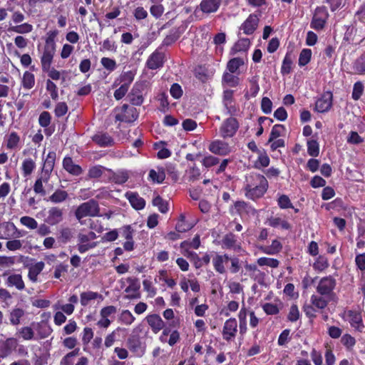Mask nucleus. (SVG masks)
<instances>
[{
    "mask_svg": "<svg viewBox=\"0 0 365 365\" xmlns=\"http://www.w3.org/2000/svg\"><path fill=\"white\" fill-rule=\"evenodd\" d=\"M269 187L266 178L260 174L252 173L246 176L244 184L245 195L255 200L263 197Z\"/></svg>",
    "mask_w": 365,
    "mask_h": 365,
    "instance_id": "obj_1",
    "label": "nucleus"
},
{
    "mask_svg": "<svg viewBox=\"0 0 365 365\" xmlns=\"http://www.w3.org/2000/svg\"><path fill=\"white\" fill-rule=\"evenodd\" d=\"M76 220L81 224H84L82 220L86 217H95L101 216L100 207L97 200L91 199L86 202L80 204L74 212Z\"/></svg>",
    "mask_w": 365,
    "mask_h": 365,
    "instance_id": "obj_2",
    "label": "nucleus"
},
{
    "mask_svg": "<svg viewBox=\"0 0 365 365\" xmlns=\"http://www.w3.org/2000/svg\"><path fill=\"white\" fill-rule=\"evenodd\" d=\"M97 238L96 234L93 231L84 232L81 230L78 235V250L80 253H85L88 250L95 248L98 245L97 242H91Z\"/></svg>",
    "mask_w": 365,
    "mask_h": 365,
    "instance_id": "obj_3",
    "label": "nucleus"
},
{
    "mask_svg": "<svg viewBox=\"0 0 365 365\" xmlns=\"http://www.w3.org/2000/svg\"><path fill=\"white\" fill-rule=\"evenodd\" d=\"M116 111L118 113L115 114V120L120 122L133 123L139 116L138 110L134 107L128 106L127 104L123 105Z\"/></svg>",
    "mask_w": 365,
    "mask_h": 365,
    "instance_id": "obj_4",
    "label": "nucleus"
},
{
    "mask_svg": "<svg viewBox=\"0 0 365 365\" xmlns=\"http://www.w3.org/2000/svg\"><path fill=\"white\" fill-rule=\"evenodd\" d=\"M329 16L328 11L325 6H317L310 24L311 28L317 31L322 30Z\"/></svg>",
    "mask_w": 365,
    "mask_h": 365,
    "instance_id": "obj_5",
    "label": "nucleus"
},
{
    "mask_svg": "<svg viewBox=\"0 0 365 365\" xmlns=\"http://www.w3.org/2000/svg\"><path fill=\"white\" fill-rule=\"evenodd\" d=\"M239 128L236 118H228L223 121L219 129L220 135L223 138L233 137Z\"/></svg>",
    "mask_w": 365,
    "mask_h": 365,
    "instance_id": "obj_6",
    "label": "nucleus"
},
{
    "mask_svg": "<svg viewBox=\"0 0 365 365\" xmlns=\"http://www.w3.org/2000/svg\"><path fill=\"white\" fill-rule=\"evenodd\" d=\"M343 318L348 321L351 327L359 332H363L365 326L363 323L361 314L356 310L345 311Z\"/></svg>",
    "mask_w": 365,
    "mask_h": 365,
    "instance_id": "obj_7",
    "label": "nucleus"
},
{
    "mask_svg": "<svg viewBox=\"0 0 365 365\" xmlns=\"http://www.w3.org/2000/svg\"><path fill=\"white\" fill-rule=\"evenodd\" d=\"M336 284V279L332 276L322 277L317 287V292L322 296H331Z\"/></svg>",
    "mask_w": 365,
    "mask_h": 365,
    "instance_id": "obj_8",
    "label": "nucleus"
},
{
    "mask_svg": "<svg viewBox=\"0 0 365 365\" xmlns=\"http://www.w3.org/2000/svg\"><path fill=\"white\" fill-rule=\"evenodd\" d=\"M165 63V53L161 48H158L147 59L146 66L151 70L162 68Z\"/></svg>",
    "mask_w": 365,
    "mask_h": 365,
    "instance_id": "obj_9",
    "label": "nucleus"
},
{
    "mask_svg": "<svg viewBox=\"0 0 365 365\" xmlns=\"http://www.w3.org/2000/svg\"><path fill=\"white\" fill-rule=\"evenodd\" d=\"M237 332V322L235 318L227 319L222 328V338L227 341L233 340Z\"/></svg>",
    "mask_w": 365,
    "mask_h": 365,
    "instance_id": "obj_10",
    "label": "nucleus"
},
{
    "mask_svg": "<svg viewBox=\"0 0 365 365\" xmlns=\"http://www.w3.org/2000/svg\"><path fill=\"white\" fill-rule=\"evenodd\" d=\"M63 212L58 207H50L46 213L44 222L49 225L54 226L63 221Z\"/></svg>",
    "mask_w": 365,
    "mask_h": 365,
    "instance_id": "obj_11",
    "label": "nucleus"
},
{
    "mask_svg": "<svg viewBox=\"0 0 365 365\" xmlns=\"http://www.w3.org/2000/svg\"><path fill=\"white\" fill-rule=\"evenodd\" d=\"M220 5L221 0H202L195 8V13H197L198 11L205 14L215 13L219 9Z\"/></svg>",
    "mask_w": 365,
    "mask_h": 365,
    "instance_id": "obj_12",
    "label": "nucleus"
},
{
    "mask_svg": "<svg viewBox=\"0 0 365 365\" xmlns=\"http://www.w3.org/2000/svg\"><path fill=\"white\" fill-rule=\"evenodd\" d=\"M145 86L141 83H135L130 93L128 94L130 102L134 106H140L143 104V91Z\"/></svg>",
    "mask_w": 365,
    "mask_h": 365,
    "instance_id": "obj_13",
    "label": "nucleus"
},
{
    "mask_svg": "<svg viewBox=\"0 0 365 365\" xmlns=\"http://www.w3.org/2000/svg\"><path fill=\"white\" fill-rule=\"evenodd\" d=\"M332 97L331 92H324L315 103L316 111L319 113L327 112L332 106Z\"/></svg>",
    "mask_w": 365,
    "mask_h": 365,
    "instance_id": "obj_14",
    "label": "nucleus"
},
{
    "mask_svg": "<svg viewBox=\"0 0 365 365\" xmlns=\"http://www.w3.org/2000/svg\"><path fill=\"white\" fill-rule=\"evenodd\" d=\"M221 246L223 249L232 250L235 252L241 250V243L238 240V237L232 232H229L222 237Z\"/></svg>",
    "mask_w": 365,
    "mask_h": 365,
    "instance_id": "obj_15",
    "label": "nucleus"
},
{
    "mask_svg": "<svg viewBox=\"0 0 365 365\" xmlns=\"http://www.w3.org/2000/svg\"><path fill=\"white\" fill-rule=\"evenodd\" d=\"M208 149L211 153L219 155H227L231 152L229 143L222 140H215L211 142Z\"/></svg>",
    "mask_w": 365,
    "mask_h": 365,
    "instance_id": "obj_16",
    "label": "nucleus"
},
{
    "mask_svg": "<svg viewBox=\"0 0 365 365\" xmlns=\"http://www.w3.org/2000/svg\"><path fill=\"white\" fill-rule=\"evenodd\" d=\"M259 17L255 14H250L244 23L240 26V30L246 35L252 34L257 29L259 24Z\"/></svg>",
    "mask_w": 365,
    "mask_h": 365,
    "instance_id": "obj_17",
    "label": "nucleus"
},
{
    "mask_svg": "<svg viewBox=\"0 0 365 365\" xmlns=\"http://www.w3.org/2000/svg\"><path fill=\"white\" fill-rule=\"evenodd\" d=\"M234 91L226 89L223 91L222 103L227 114L235 115L237 112L236 106L234 104Z\"/></svg>",
    "mask_w": 365,
    "mask_h": 365,
    "instance_id": "obj_18",
    "label": "nucleus"
},
{
    "mask_svg": "<svg viewBox=\"0 0 365 365\" xmlns=\"http://www.w3.org/2000/svg\"><path fill=\"white\" fill-rule=\"evenodd\" d=\"M234 207L237 213L242 217L255 216L257 213V210L250 203L245 201H236Z\"/></svg>",
    "mask_w": 365,
    "mask_h": 365,
    "instance_id": "obj_19",
    "label": "nucleus"
},
{
    "mask_svg": "<svg viewBox=\"0 0 365 365\" xmlns=\"http://www.w3.org/2000/svg\"><path fill=\"white\" fill-rule=\"evenodd\" d=\"M125 197L128 200L132 207L136 210H143L145 206V200L136 192H126Z\"/></svg>",
    "mask_w": 365,
    "mask_h": 365,
    "instance_id": "obj_20",
    "label": "nucleus"
},
{
    "mask_svg": "<svg viewBox=\"0 0 365 365\" xmlns=\"http://www.w3.org/2000/svg\"><path fill=\"white\" fill-rule=\"evenodd\" d=\"M145 320L150 327L152 331L155 334L158 333L163 329L165 323L162 318L157 314H149L145 317Z\"/></svg>",
    "mask_w": 365,
    "mask_h": 365,
    "instance_id": "obj_21",
    "label": "nucleus"
},
{
    "mask_svg": "<svg viewBox=\"0 0 365 365\" xmlns=\"http://www.w3.org/2000/svg\"><path fill=\"white\" fill-rule=\"evenodd\" d=\"M230 256L227 254L216 255L212 259V264L215 270L219 274H224L226 272L225 264L229 262Z\"/></svg>",
    "mask_w": 365,
    "mask_h": 365,
    "instance_id": "obj_22",
    "label": "nucleus"
},
{
    "mask_svg": "<svg viewBox=\"0 0 365 365\" xmlns=\"http://www.w3.org/2000/svg\"><path fill=\"white\" fill-rule=\"evenodd\" d=\"M127 282L129 285L125 288V292L128 293L126 297L128 299H137L139 298V294H137L140 285L137 278L128 277Z\"/></svg>",
    "mask_w": 365,
    "mask_h": 365,
    "instance_id": "obj_23",
    "label": "nucleus"
},
{
    "mask_svg": "<svg viewBox=\"0 0 365 365\" xmlns=\"http://www.w3.org/2000/svg\"><path fill=\"white\" fill-rule=\"evenodd\" d=\"M16 231L17 228L13 222H4L0 226V239H9L14 235Z\"/></svg>",
    "mask_w": 365,
    "mask_h": 365,
    "instance_id": "obj_24",
    "label": "nucleus"
},
{
    "mask_svg": "<svg viewBox=\"0 0 365 365\" xmlns=\"http://www.w3.org/2000/svg\"><path fill=\"white\" fill-rule=\"evenodd\" d=\"M63 167L68 173L73 175H80L83 172L81 167L75 164L71 157H65L63 158Z\"/></svg>",
    "mask_w": 365,
    "mask_h": 365,
    "instance_id": "obj_25",
    "label": "nucleus"
},
{
    "mask_svg": "<svg viewBox=\"0 0 365 365\" xmlns=\"http://www.w3.org/2000/svg\"><path fill=\"white\" fill-rule=\"evenodd\" d=\"M8 287H16L18 290H23L25 284L20 274H12L9 275L5 282Z\"/></svg>",
    "mask_w": 365,
    "mask_h": 365,
    "instance_id": "obj_26",
    "label": "nucleus"
},
{
    "mask_svg": "<svg viewBox=\"0 0 365 365\" xmlns=\"http://www.w3.org/2000/svg\"><path fill=\"white\" fill-rule=\"evenodd\" d=\"M56 49L44 48L41 58V63L43 71H48L51 68Z\"/></svg>",
    "mask_w": 365,
    "mask_h": 365,
    "instance_id": "obj_27",
    "label": "nucleus"
},
{
    "mask_svg": "<svg viewBox=\"0 0 365 365\" xmlns=\"http://www.w3.org/2000/svg\"><path fill=\"white\" fill-rule=\"evenodd\" d=\"M56 153L55 151L48 152L46 159L44 160L42 172L43 175L50 177V174L52 172L55 160H56Z\"/></svg>",
    "mask_w": 365,
    "mask_h": 365,
    "instance_id": "obj_28",
    "label": "nucleus"
},
{
    "mask_svg": "<svg viewBox=\"0 0 365 365\" xmlns=\"http://www.w3.org/2000/svg\"><path fill=\"white\" fill-rule=\"evenodd\" d=\"M92 139L101 147L110 146L113 144V139L106 133H98Z\"/></svg>",
    "mask_w": 365,
    "mask_h": 365,
    "instance_id": "obj_29",
    "label": "nucleus"
},
{
    "mask_svg": "<svg viewBox=\"0 0 365 365\" xmlns=\"http://www.w3.org/2000/svg\"><path fill=\"white\" fill-rule=\"evenodd\" d=\"M235 73L225 71L222 78V83L223 86L228 87H236L240 84V79L235 75Z\"/></svg>",
    "mask_w": 365,
    "mask_h": 365,
    "instance_id": "obj_30",
    "label": "nucleus"
},
{
    "mask_svg": "<svg viewBox=\"0 0 365 365\" xmlns=\"http://www.w3.org/2000/svg\"><path fill=\"white\" fill-rule=\"evenodd\" d=\"M148 178L153 182L158 184L162 183L165 179V173L164 168L163 167H158L157 170L151 169L149 171Z\"/></svg>",
    "mask_w": 365,
    "mask_h": 365,
    "instance_id": "obj_31",
    "label": "nucleus"
},
{
    "mask_svg": "<svg viewBox=\"0 0 365 365\" xmlns=\"http://www.w3.org/2000/svg\"><path fill=\"white\" fill-rule=\"evenodd\" d=\"M18 341L16 338L11 337L4 342V348L1 354L2 358L8 356L11 351L17 347Z\"/></svg>",
    "mask_w": 365,
    "mask_h": 365,
    "instance_id": "obj_32",
    "label": "nucleus"
},
{
    "mask_svg": "<svg viewBox=\"0 0 365 365\" xmlns=\"http://www.w3.org/2000/svg\"><path fill=\"white\" fill-rule=\"evenodd\" d=\"M44 268V263L43 262H38L31 265L29 269L28 277L33 282H37L38 274L42 272Z\"/></svg>",
    "mask_w": 365,
    "mask_h": 365,
    "instance_id": "obj_33",
    "label": "nucleus"
},
{
    "mask_svg": "<svg viewBox=\"0 0 365 365\" xmlns=\"http://www.w3.org/2000/svg\"><path fill=\"white\" fill-rule=\"evenodd\" d=\"M97 299H102V295H101L98 292L92 291L84 292L81 294L80 302L83 307H86L91 300H95Z\"/></svg>",
    "mask_w": 365,
    "mask_h": 365,
    "instance_id": "obj_34",
    "label": "nucleus"
},
{
    "mask_svg": "<svg viewBox=\"0 0 365 365\" xmlns=\"http://www.w3.org/2000/svg\"><path fill=\"white\" fill-rule=\"evenodd\" d=\"M250 46V41L247 38H240L232 46V53L235 54L239 52H246Z\"/></svg>",
    "mask_w": 365,
    "mask_h": 365,
    "instance_id": "obj_35",
    "label": "nucleus"
},
{
    "mask_svg": "<svg viewBox=\"0 0 365 365\" xmlns=\"http://www.w3.org/2000/svg\"><path fill=\"white\" fill-rule=\"evenodd\" d=\"M128 347L135 354V356L138 357L142 356L145 353V348L141 345L140 341L138 339H128Z\"/></svg>",
    "mask_w": 365,
    "mask_h": 365,
    "instance_id": "obj_36",
    "label": "nucleus"
},
{
    "mask_svg": "<svg viewBox=\"0 0 365 365\" xmlns=\"http://www.w3.org/2000/svg\"><path fill=\"white\" fill-rule=\"evenodd\" d=\"M68 197V194L66 190L57 189L51 196H49L48 200L53 203L58 204L66 201Z\"/></svg>",
    "mask_w": 365,
    "mask_h": 365,
    "instance_id": "obj_37",
    "label": "nucleus"
},
{
    "mask_svg": "<svg viewBox=\"0 0 365 365\" xmlns=\"http://www.w3.org/2000/svg\"><path fill=\"white\" fill-rule=\"evenodd\" d=\"M48 179L49 176L43 174L36 180L34 190L36 194H40L42 196L46 195V190H44L43 184L48 182Z\"/></svg>",
    "mask_w": 365,
    "mask_h": 365,
    "instance_id": "obj_38",
    "label": "nucleus"
},
{
    "mask_svg": "<svg viewBox=\"0 0 365 365\" xmlns=\"http://www.w3.org/2000/svg\"><path fill=\"white\" fill-rule=\"evenodd\" d=\"M244 60L242 58H233L227 62L226 71L239 74L238 69L241 66L244 65Z\"/></svg>",
    "mask_w": 365,
    "mask_h": 365,
    "instance_id": "obj_39",
    "label": "nucleus"
},
{
    "mask_svg": "<svg viewBox=\"0 0 365 365\" xmlns=\"http://www.w3.org/2000/svg\"><path fill=\"white\" fill-rule=\"evenodd\" d=\"M24 315V311L21 308L12 309L9 314V321L12 325H18L21 322V319Z\"/></svg>",
    "mask_w": 365,
    "mask_h": 365,
    "instance_id": "obj_40",
    "label": "nucleus"
},
{
    "mask_svg": "<svg viewBox=\"0 0 365 365\" xmlns=\"http://www.w3.org/2000/svg\"><path fill=\"white\" fill-rule=\"evenodd\" d=\"M32 30H33V26L28 23H24L20 25L11 26L8 29V31L10 32H14V33L21 34L30 33L32 31Z\"/></svg>",
    "mask_w": 365,
    "mask_h": 365,
    "instance_id": "obj_41",
    "label": "nucleus"
},
{
    "mask_svg": "<svg viewBox=\"0 0 365 365\" xmlns=\"http://www.w3.org/2000/svg\"><path fill=\"white\" fill-rule=\"evenodd\" d=\"M307 153L312 157H317L319 154V143L314 139H309L307 142Z\"/></svg>",
    "mask_w": 365,
    "mask_h": 365,
    "instance_id": "obj_42",
    "label": "nucleus"
},
{
    "mask_svg": "<svg viewBox=\"0 0 365 365\" xmlns=\"http://www.w3.org/2000/svg\"><path fill=\"white\" fill-rule=\"evenodd\" d=\"M324 297V296L312 294L311 297L312 304L318 309H324L328 304V301H327Z\"/></svg>",
    "mask_w": 365,
    "mask_h": 365,
    "instance_id": "obj_43",
    "label": "nucleus"
},
{
    "mask_svg": "<svg viewBox=\"0 0 365 365\" xmlns=\"http://www.w3.org/2000/svg\"><path fill=\"white\" fill-rule=\"evenodd\" d=\"M36 168L35 162L31 158L25 159L22 163V171L25 177L30 175Z\"/></svg>",
    "mask_w": 365,
    "mask_h": 365,
    "instance_id": "obj_44",
    "label": "nucleus"
},
{
    "mask_svg": "<svg viewBox=\"0 0 365 365\" xmlns=\"http://www.w3.org/2000/svg\"><path fill=\"white\" fill-rule=\"evenodd\" d=\"M34 83H35L34 75L29 71H26L24 73L23 79H22V85H23L24 88H26V89H31L34 86Z\"/></svg>",
    "mask_w": 365,
    "mask_h": 365,
    "instance_id": "obj_45",
    "label": "nucleus"
},
{
    "mask_svg": "<svg viewBox=\"0 0 365 365\" xmlns=\"http://www.w3.org/2000/svg\"><path fill=\"white\" fill-rule=\"evenodd\" d=\"M20 142V137L16 132H11L8 137L6 147L8 149H16Z\"/></svg>",
    "mask_w": 365,
    "mask_h": 365,
    "instance_id": "obj_46",
    "label": "nucleus"
},
{
    "mask_svg": "<svg viewBox=\"0 0 365 365\" xmlns=\"http://www.w3.org/2000/svg\"><path fill=\"white\" fill-rule=\"evenodd\" d=\"M153 205L158 207L159 211L162 213H166L168 211V203L160 196H157L153 200Z\"/></svg>",
    "mask_w": 365,
    "mask_h": 365,
    "instance_id": "obj_47",
    "label": "nucleus"
},
{
    "mask_svg": "<svg viewBox=\"0 0 365 365\" xmlns=\"http://www.w3.org/2000/svg\"><path fill=\"white\" fill-rule=\"evenodd\" d=\"M257 264L259 266H268L272 268H277L279 264V262L277 259L269 258V257H259L257 259Z\"/></svg>",
    "mask_w": 365,
    "mask_h": 365,
    "instance_id": "obj_48",
    "label": "nucleus"
},
{
    "mask_svg": "<svg viewBox=\"0 0 365 365\" xmlns=\"http://www.w3.org/2000/svg\"><path fill=\"white\" fill-rule=\"evenodd\" d=\"M312 51L309 48H304L302 50L299 57V66H304L311 60Z\"/></svg>",
    "mask_w": 365,
    "mask_h": 365,
    "instance_id": "obj_49",
    "label": "nucleus"
},
{
    "mask_svg": "<svg viewBox=\"0 0 365 365\" xmlns=\"http://www.w3.org/2000/svg\"><path fill=\"white\" fill-rule=\"evenodd\" d=\"M269 224L273 227L280 226L284 230H289L290 228L289 223L280 217H272L269 219Z\"/></svg>",
    "mask_w": 365,
    "mask_h": 365,
    "instance_id": "obj_50",
    "label": "nucleus"
},
{
    "mask_svg": "<svg viewBox=\"0 0 365 365\" xmlns=\"http://www.w3.org/2000/svg\"><path fill=\"white\" fill-rule=\"evenodd\" d=\"M52 331L51 327L46 323L38 324L37 333L40 339L48 337Z\"/></svg>",
    "mask_w": 365,
    "mask_h": 365,
    "instance_id": "obj_51",
    "label": "nucleus"
},
{
    "mask_svg": "<svg viewBox=\"0 0 365 365\" xmlns=\"http://www.w3.org/2000/svg\"><path fill=\"white\" fill-rule=\"evenodd\" d=\"M106 168L102 165H94L88 170V175L90 178H98L102 176Z\"/></svg>",
    "mask_w": 365,
    "mask_h": 365,
    "instance_id": "obj_52",
    "label": "nucleus"
},
{
    "mask_svg": "<svg viewBox=\"0 0 365 365\" xmlns=\"http://www.w3.org/2000/svg\"><path fill=\"white\" fill-rule=\"evenodd\" d=\"M285 128L283 125L281 124H277L274 125L271 130L269 138L268 140V143H271L274 140L279 138L283 131H284Z\"/></svg>",
    "mask_w": 365,
    "mask_h": 365,
    "instance_id": "obj_53",
    "label": "nucleus"
},
{
    "mask_svg": "<svg viewBox=\"0 0 365 365\" xmlns=\"http://www.w3.org/2000/svg\"><path fill=\"white\" fill-rule=\"evenodd\" d=\"M229 262H230V265L228 267L229 271L232 274H236L239 272L241 269V263L240 259L235 256H230Z\"/></svg>",
    "mask_w": 365,
    "mask_h": 365,
    "instance_id": "obj_54",
    "label": "nucleus"
},
{
    "mask_svg": "<svg viewBox=\"0 0 365 365\" xmlns=\"http://www.w3.org/2000/svg\"><path fill=\"white\" fill-rule=\"evenodd\" d=\"M292 60L289 54H286L285 57L283 59L282 67H281V73L282 75H287L292 71Z\"/></svg>",
    "mask_w": 365,
    "mask_h": 365,
    "instance_id": "obj_55",
    "label": "nucleus"
},
{
    "mask_svg": "<svg viewBox=\"0 0 365 365\" xmlns=\"http://www.w3.org/2000/svg\"><path fill=\"white\" fill-rule=\"evenodd\" d=\"M58 34V31L57 30L50 31L47 35V38L46 39V43L44 48L56 49V43H55V38Z\"/></svg>",
    "mask_w": 365,
    "mask_h": 365,
    "instance_id": "obj_56",
    "label": "nucleus"
},
{
    "mask_svg": "<svg viewBox=\"0 0 365 365\" xmlns=\"http://www.w3.org/2000/svg\"><path fill=\"white\" fill-rule=\"evenodd\" d=\"M329 264L327 257L324 256H319L313 264L315 269L323 271L329 267Z\"/></svg>",
    "mask_w": 365,
    "mask_h": 365,
    "instance_id": "obj_57",
    "label": "nucleus"
},
{
    "mask_svg": "<svg viewBox=\"0 0 365 365\" xmlns=\"http://www.w3.org/2000/svg\"><path fill=\"white\" fill-rule=\"evenodd\" d=\"M20 222L30 230H34L38 227L37 221L29 216H24L20 218Z\"/></svg>",
    "mask_w": 365,
    "mask_h": 365,
    "instance_id": "obj_58",
    "label": "nucleus"
},
{
    "mask_svg": "<svg viewBox=\"0 0 365 365\" xmlns=\"http://www.w3.org/2000/svg\"><path fill=\"white\" fill-rule=\"evenodd\" d=\"M191 228L192 226L186 222L185 217L183 215H180V219L175 225V230L178 232H185Z\"/></svg>",
    "mask_w": 365,
    "mask_h": 365,
    "instance_id": "obj_59",
    "label": "nucleus"
},
{
    "mask_svg": "<svg viewBox=\"0 0 365 365\" xmlns=\"http://www.w3.org/2000/svg\"><path fill=\"white\" fill-rule=\"evenodd\" d=\"M239 308V303L236 301H230L227 307L222 309L220 311V314H222L225 317H229L230 315V312H236Z\"/></svg>",
    "mask_w": 365,
    "mask_h": 365,
    "instance_id": "obj_60",
    "label": "nucleus"
},
{
    "mask_svg": "<svg viewBox=\"0 0 365 365\" xmlns=\"http://www.w3.org/2000/svg\"><path fill=\"white\" fill-rule=\"evenodd\" d=\"M269 164V158L265 153H260L257 160L255 161V166L256 168L260 169L262 168L267 167Z\"/></svg>",
    "mask_w": 365,
    "mask_h": 365,
    "instance_id": "obj_61",
    "label": "nucleus"
},
{
    "mask_svg": "<svg viewBox=\"0 0 365 365\" xmlns=\"http://www.w3.org/2000/svg\"><path fill=\"white\" fill-rule=\"evenodd\" d=\"M135 318L129 310H123L120 315V320L125 325H130Z\"/></svg>",
    "mask_w": 365,
    "mask_h": 365,
    "instance_id": "obj_62",
    "label": "nucleus"
},
{
    "mask_svg": "<svg viewBox=\"0 0 365 365\" xmlns=\"http://www.w3.org/2000/svg\"><path fill=\"white\" fill-rule=\"evenodd\" d=\"M354 68L359 73H365V52L356 59L354 64Z\"/></svg>",
    "mask_w": 365,
    "mask_h": 365,
    "instance_id": "obj_63",
    "label": "nucleus"
},
{
    "mask_svg": "<svg viewBox=\"0 0 365 365\" xmlns=\"http://www.w3.org/2000/svg\"><path fill=\"white\" fill-rule=\"evenodd\" d=\"M277 204L281 209L294 208L289 197L286 195H282L279 197Z\"/></svg>",
    "mask_w": 365,
    "mask_h": 365,
    "instance_id": "obj_64",
    "label": "nucleus"
}]
</instances>
